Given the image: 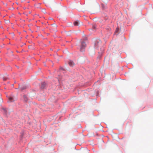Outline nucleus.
I'll return each mask as SVG.
<instances>
[{
    "label": "nucleus",
    "instance_id": "nucleus-1",
    "mask_svg": "<svg viewBox=\"0 0 153 153\" xmlns=\"http://www.w3.org/2000/svg\"><path fill=\"white\" fill-rule=\"evenodd\" d=\"M102 44L101 41L100 40H97L94 44V47L96 48H100L101 49Z\"/></svg>",
    "mask_w": 153,
    "mask_h": 153
},
{
    "label": "nucleus",
    "instance_id": "nucleus-2",
    "mask_svg": "<svg viewBox=\"0 0 153 153\" xmlns=\"http://www.w3.org/2000/svg\"><path fill=\"white\" fill-rule=\"evenodd\" d=\"M86 47V44L84 41H83L82 42L80 48V51H83L85 48Z\"/></svg>",
    "mask_w": 153,
    "mask_h": 153
},
{
    "label": "nucleus",
    "instance_id": "nucleus-3",
    "mask_svg": "<svg viewBox=\"0 0 153 153\" xmlns=\"http://www.w3.org/2000/svg\"><path fill=\"white\" fill-rule=\"evenodd\" d=\"M74 24L75 26H79L80 25H82V23L80 22L79 20H77L74 22Z\"/></svg>",
    "mask_w": 153,
    "mask_h": 153
},
{
    "label": "nucleus",
    "instance_id": "nucleus-4",
    "mask_svg": "<svg viewBox=\"0 0 153 153\" xmlns=\"http://www.w3.org/2000/svg\"><path fill=\"white\" fill-rule=\"evenodd\" d=\"M51 29L53 31L56 32V31L57 26L56 25L53 24L51 26Z\"/></svg>",
    "mask_w": 153,
    "mask_h": 153
},
{
    "label": "nucleus",
    "instance_id": "nucleus-5",
    "mask_svg": "<svg viewBox=\"0 0 153 153\" xmlns=\"http://www.w3.org/2000/svg\"><path fill=\"white\" fill-rule=\"evenodd\" d=\"M68 64L71 67H73L75 65L74 63L72 60H70L68 63Z\"/></svg>",
    "mask_w": 153,
    "mask_h": 153
},
{
    "label": "nucleus",
    "instance_id": "nucleus-6",
    "mask_svg": "<svg viewBox=\"0 0 153 153\" xmlns=\"http://www.w3.org/2000/svg\"><path fill=\"white\" fill-rule=\"evenodd\" d=\"M8 98L9 102H12L14 101L15 100L13 97H9Z\"/></svg>",
    "mask_w": 153,
    "mask_h": 153
},
{
    "label": "nucleus",
    "instance_id": "nucleus-7",
    "mask_svg": "<svg viewBox=\"0 0 153 153\" xmlns=\"http://www.w3.org/2000/svg\"><path fill=\"white\" fill-rule=\"evenodd\" d=\"M45 85H46L45 83L44 82L42 83L41 84V88H43L45 87Z\"/></svg>",
    "mask_w": 153,
    "mask_h": 153
},
{
    "label": "nucleus",
    "instance_id": "nucleus-8",
    "mask_svg": "<svg viewBox=\"0 0 153 153\" xmlns=\"http://www.w3.org/2000/svg\"><path fill=\"white\" fill-rule=\"evenodd\" d=\"M23 98L24 101L25 102H26L27 100V97L25 95H23Z\"/></svg>",
    "mask_w": 153,
    "mask_h": 153
},
{
    "label": "nucleus",
    "instance_id": "nucleus-9",
    "mask_svg": "<svg viewBox=\"0 0 153 153\" xmlns=\"http://www.w3.org/2000/svg\"><path fill=\"white\" fill-rule=\"evenodd\" d=\"M26 88V87L25 86H22L21 87V88H20V89L22 90H24Z\"/></svg>",
    "mask_w": 153,
    "mask_h": 153
},
{
    "label": "nucleus",
    "instance_id": "nucleus-10",
    "mask_svg": "<svg viewBox=\"0 0 153 153\" xmlns=\"http://www.w3.org/2000/svg\"><path fill=\"white\" fill-rule=\"evenodd\" d=\"M7 78L6 77H3V79L4 81H5L7 80Z\"/></svg>",
    "mask_w": 153,
    "mask_h": 153
},
{
    "label": "nucleus",
    "instance_id": "nucleus-11",
    "mask_svg": "<svg viewBox=\"0 0 153 153\" xmlns=\"http://www.w3.org/2000/svg\"><path fill=\"white\" fill-rule=\"evenodd\" d=\"M118 30H119L118 28H117L116 30V31H115V33L117 32H118Z\"/></svg>",
    "mask_w": 153,
    "mask_h": 153
},
{
    "label": "nucleus",
    "instance_id": "nucleus-12",
    "mask_svg": "<svg viewBox=\"0 0 153 153\" xmlns=\"http://www.w3.org/2000/svg\"><path fill=\"white\" fill-rule=\"evenodd\" d=\"M3 110H4V112L6 113V110L5 109H4Z\"/></svg>",
    "mask_w": 153,
    "mask_h": 153
},
{
    "label": "nucleus",
    "instance_id": "nucleus-13",
    "mask_svg": "<svg viewBox=\"0 0 153 153\" xmlns=\"http://www.w3.org/2000/svg\"><path fill=\"white\" fill-rule=\"evenodd\" d=\"M42 11H43V12L44 13H45V10H42Z\"/></svg>",
    "mask_w": 153,
    "mask_h": 153
},
{
    "label": "nucleus",
    "instance_id": "nucleus-14",
    "mask_svg": "<svg viewBox=\"0 0 153 153\" xmlns=\"http://www.w3.org/2000/svg\"><path fill=\"white\" fill-rule=\"evenodd\" d=\"M108 30H109V31H110L111 30V28H108Z\"/></svg>",
    "mask_w": 153,
    "mask_h": 153
},
{
    "label": "nucleus",
    "instance_id": "nucleus-15",
    "mask_svg": "<svg viewBox=\"0 0 153 153\" xmlns=\"http://www.w3.org/2000/svg\"><path fill=\"white\" fill-rule=\"evenodd\" d=\"M22 2H23V1H24L25 0H21Z\"/></svg>",
    "mask_w": 153,
    "mask_h": 153
},
{
    "label": "nucleus",
    "instance_id": "nucleus-16",
    "mask_svg": "<svg viewBox=\"0 0 153 153\" xmlns=\"http://www.w3.org/2000/svg\"><path fill=\"white\" fill-rule=\"evenodd\" d=\"M93 27H94V28H95V27L94 26H93Z\"/></svg>",
    "mask_w": 153,
    "mask_h": 153
}]
</instances>
